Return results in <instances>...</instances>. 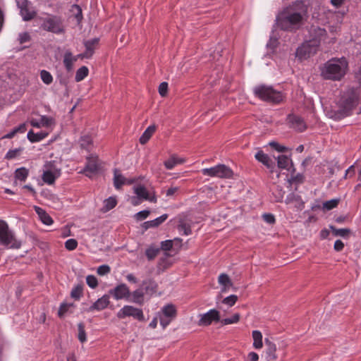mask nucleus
<instances>
[{
	"label": "nucleus",
	"instance_id": "obj_1",
	"mask_svg": "<svg viewBox=\"0 0 361 361\" xmlns=\"http://www.w3.org/2000/svg\"><path fill=\"white\" fill-rule=\"evenodd\" d=\"M354 111L361 114V88H351L344 92L337 103V109L330 112V116L334 120H341L350 116Z\"/></svg>",
	"mask_w": 361,
	"mask_h": 361
},
{
	"label": "nucleus",
	"instance_id": "obj_2",
	"mask_svg": "<svg viewBox=\"0 0 361 361\" xmlns=\"http://www.w3.org/2000/svg\"><path fill=\"white\" fill-rule=\"evenodd\" d=\"M307 11L302 3L284 9L276 18L277 25L286 31L298 30L304 23Z\"/></svg>",
	"mask_w": 361,
	"mask_h": 361
},
{
	"label": "nucleus",
	"instance_id": "obj_3",
	"mask_svg": "<svg viewBox=\"0 0 361 361\" xmlns=\"http://www.w3.org/2000/svg\"><path fill=\"white\" fill-rule=\"evenodd\" d=\"M348 66L345 57L332 58L321 68V75L326 80H340L345 75Z\"/></svg>",
	"mask_w": 361,
	"mask_h": 361
},
{
	"label": "nucleus",
	"instance_id": "obj_4",
	"mask_svg": "<svg viewBox=\"0 0 361 361\" xmlns=\"http://www.w3.org/2000/svg\"><path fill=\"white\" fill-rule=\"evenodd\" d=\"M253 92L255 97L259 99L273 104L281 103L285 97L282 92L276 90L272 86L267 85L256 86Z\"/></svg>",
	"mask_w": 361,
	"mask_h": 361
},
{
	"label": "nucleus",
	"instance_id": "obj_5",
	"mask_svg": "<svg viewBox=\"0 0 361 361\" xmlns=\"http://www.w3.org/2000/svg\"><path fill=\"white\" fill-rule=\"evenodd\" d=\"M0 245L12 249H18L21 246V242L16 238L7 223L3 220H0Z\"/></svg>",
	"mask_w": 361,
	"mask_h": 361
},
{
	"label": "nucleus",
	"instance_id": "obj_6",
	"mask_svg": "<svg viewBox=\"0 0 361 361\" xmlns=\"http://www.w3.org/2000/svg\"><path fill=\"white\" fill-rule=\"evenodd\" d=\"M41 28L47 32L61 35L65 32L63 20L57 16H50L45 18L41 25Z\"/></svg>",
	"mask_w": 361,
	"mask_h": 361
},
{
	"label": "nucleus",
	"instance_id": "obj_7",
	"mask_svg": "<svg viewBox=\"0 0 361 361\" xmlns=\"http://www.w3.org/2000/svg\"><path fill=\"white\" fill-rule=\"evenodd\" d=\"M201 172L204 176L219 178H229L233 174L232 170L224 164H218L214 167L203 169Z\"/></svg>",
	"mask_w": 361,
	"mask_h": 361
},
{
	"label": "nucleus",
	"instance_id": "obj_8",
	"mask_svg": "<svg viewBox=\"0 0 361 361\" xmlns=\"http://www.w3.org/2000/svg\"><path fill=\"white\" fill-rule=\"evenodd\" d=\"M318 42L306 41L296 50V56L300 59H306L314 55L318 51Z\"/></svg>",
	"mask_w": 361,
	"mask_h": 361
},
{
	"label": "nucleus",
	"instance_id": "obj_9",
	"mask_svg": "<svg viewBox=\"0 0 361 361\" xmlns=\"http://www.w3.org/2000/svg\"><path fill=\"white\" fill-rule=\"evenodd\" d=\"M177 315L176 307L172 304H168L161 309L159 314L160 324L163 328H166Z\"/></svg>",
	"mask_w": 361,
	"mask_h": 361
},
{
	"label": "nucleus",
	"instance_id": "obj_10",
	"mask_svg": "<svg viewBox=\"0 0 361 361\" xmlns=\"http://www.w3.org/2000/svg\"><path fill=\"white\" fill-rule=\"evenodd\" d=\"M117 317L119 319H124L127 317H132L133 319L140 322L145 320L142 310L132 305H125L118 312Z\"/></svg>",
	"mask_w": 361,
	"mask_h": 361
},
{
	"label": "nucleus",
	"instance_id": "obj_11",
	"mask_svg": "<svg viewBox=\"0 0 361 361\" xmlns=\"http://www.w3.org/2000/svg\"><path fill=\"white\" fill-rule=\"evenodd\" d=\"M18 8L20 9V13L23 20L29 21L33 19L37 13L31 6V4L27 0H16Z\"/></svg>",
	"mask_w": 361,
	"mask_h": 361
},
{
	"label": "nucleus",
	"instance_id": "obj_12",
	"mask_svg": "<svg viewBox=\"0 0 361 361\" xmlns=\"http://www.w3.org/2000/svg\"><path fill=\"white\" fill-rule=\"evenodd\" d=\"M199 317L200 319L197 324L200 326H207L214 322L220 321V312L215 309L210 310L204 314H201Z\"/></svg>",
	"mask_w": 361,
	"mask_h": 361
},
{
	"label": "nucleus",
	"instance_id": "obj_13",
	"mask_svg": "<svg viewBox=\"0 0 361 361\" xmlns=\"http://www.w3.org/2000/svg\"><path fill=\"white\" fill-rule=\"evenodd\" d=\"M109 293L116 300L127 299L129 300L130 297V291L125 283H121L116 286L114 289L109 290Z\"/></svg>",
	"mask_w": 361,
	"mask_h": 361
},
{
	"label": "nucleus",
	"instance_id": "obj_14",
	"mask_svg": "<svg viewBox=\"0 0 361 361\" xmlns=\"http://www.w3.org/2000/svg\"><path fill=\"white\" fill-rule=\"evenodd\" d=\"M310 39L308 41L317 42L318 47L322 41L326 38L327 32L325 29L312 25L310 29Z\"/></svg>",
	"mask_w": 361,
	"mask_h": 361
},
{
	"label": "nucleus",
	"instance_id": "obj_15",
	"mask_svg": "<svg viewBox=\"0 0 361 361\" xmlns=\"http://www.w3.org/2000/svg\"><path fill=\"white\" fill-rule=\"evenodd\" d=\"M134 193L138 197L141 198L142 200H148L151 202H157V198L154 193L150 195V193L147 191V188L141 184L136 185L133 187Z\"/></svg>",
	"mask_w": 361,
	"mask_h": 361
},
{
	"label": "nucleus",
	"instance_id": "obj_16",
	"mask_svg": "<svg viewBox=\"0 0 361 361\" xmlns=\"http://www.w3.org/2000/svg\"><path fill=\"white\" fill-rule=\"evenodd\" d=\"M99 170L98 158L97 157L91 156L87 157V164L84 169V172L87 176L92 177Z\"/></svg>",
	"mask_w": 361,
	"mask_h": 361
},
{
	"label": "nucleus",
	"instance_id": "obj_17",
	"mask_svg": "<svg viewBox=\"0 0 361 361\" xmlns=\"http://www.w3.org/2000/svg\"><path fill=\"white\" fill-rule=\"evenodd\" d=\"M287 121L290 126L298 131H303L306 129V125L303 119L299 116L294 114H289L287 116Z\"/></svg>",
	"mask_w": 361,
	"mask_h": 361
},
{
	"label": "nucleus",
	"instance_id": "obj_18",
	"mask_svg": "<svg viewBox=\"0 0 361 361\" xmlns=\"http://www.w3.org/2000/svg\"><path fill=\"white\" fill-rule=\"evenodd\" d=\"M99 38H94L84 42L85 51L82 53V56H85V59H90L92 56L94 50L99 44Z\"/></svg>",
	"mask_w": 361,
	"mask_h": 361
},
{
	"label": "nucleus",
	"instance_id": "obj_19",
	"mask_svg": "<svg viewBox=\"0 0 361 361\" xmlns=\"http://www.w3.org/2000/svg\"><path fill=\"white\" fill-rule=\"evenodd\" d=\"M109 304V297L107 295H103L90 306L86 311L92 312L94 310L100 311L105 309Z\"/></svg>",
	"mask_w": 361,
	"mask_h": 361
},
{
	"label": "nucleus",
	"instance_id": "obj_20",
	"mask_svg": "<svg viewBox=\"0 0 361 361\" xmlns=\"http://www.w3.org/2000/svg\"><path fill=\"white\" fill-rule=\"evenodd\" d=\"M266 345V353L269 361L276 360L278 356L276 355V345L269 338L264 340Z\"/></svg>",
	"mask_w": 361,
	"mask_h": 361
},
{
	"label": "nucleus",
	"instance_id": "obj_21",
	"mask_svg": "<svg viewBox=\"0 0 361 361\" xmlns=\"http://www.w3.org/2000/svg\"><path fill=\"white\" fill-rule=\"evenodd\" d=\"M285 202L287 204H293L295 207L302 209L304 207V202H302L301 197L293 192L288 195L285 200Z\"/></svg>",
	"mask_w": 361,
	"mask_h": 361
},
{
	"label": "nucleus",
	"instance_id": "obj_22",
	"mask_svg": "<svg viewBox=\"0 0 361 361\" xmlns=\"http://www.w3.org/2000/svg\"><path fill=\"white\" fill-rule=\"evenodd\" d=\"M145 295L146 294L144 291V288L140 286L133 293H130V298H129V300L140 305H142L145 302Z\"/></svg>",
	"mask_w": 361,
	"mask_h": 361
},
{
	"label": "nucleus",
	"instance_id": "obj_23",
	"mask_svg": "<svg viewBox=\"0 0 361 361\" xmlns=\"http://www.w3.org/2000/svg\"><path fill=\"white\" fill-rule=\"evenodd\" d=\"M60 170L56 169L54 171L47 170L44 171L42 178L44 183L51 185L55 182L56 179L60 176Z\"/></svg>",
	"mask_w": 361,
	"mask_h": 361
},
{
	"label": "nucleus",
	"instance_id": "obj_24",
	"mask_svg": "<svg viewBox=\"0 0 361 361\" xmlns=\"http://www.w3.org/2000/svg\"><path fill=\"white\" fill-rule=\"evenodd\" d=\"M142 288H144V291L146 295H153L157 290V283L152 279H148L142 281Z\"/></svg>",
	"mask_w": 361,
	"mask_h": 361
},
{
	"label": "nucleus",
	"instance_id": "obj_25",
	"mask_svg": "<svg viewBox=\"0 0 361 361\" xmlns=\"http://www.w3.org/2000/svg\"><path fill=\"white\" fill-rule=\"evenodd\" d=\"M34 209L39 216V219L44 224L49 226L53 224L51 217L46 212L44 209L37 206H35Z\"/></svg>",
	"mask_w": 361,
	"mask_h": 361
},
{
	"label": "nucleus",
	"instance_id": "obj_26",
	"mask_svg": "<svg viewBox=\"0 0 361 361\" xmlns=\"http://www.w3.org/2000/svg\"><path fill=\"white\" fill-rule=\"evenodd\" d=\"M77 61V56H74L70 51H66L63 56V64L66 69L70 71L73 69V63Z\"/></svg>",
	"mask_w": 361,
	"mask_h": 361
},
{
	"label": "nucleus",
	"instance_id": "obj_27",
	"mask_svg": "<svg viewBox=\"0 0 361 361\" xmlns=\"http://www.w3.org/2000/svg\"><path fill=\"white\" fill-rule=\"evenodd\" d=\"M167 218H168V214H164L154 220L145 222L143 224V226L146 230L149 228L158 227L159 225H161L162 223H164L167 219Z\"/></svg>",
	"mask_w": 361,
	"mask_h": 361
},
{
	"label": "nucleus",
	"instance_id": "obj_28",
	"mask_svg": "<svg viewBox=\"0 0 361 361\" xmlns=\"http://www.w3.org/2000/svg\"><path fill=\"white\" fill-rule=\"evenodd\" d=\"M255 157L257 161L262 163L269 169L272 168L274 165V163L272 161V160L269 157L267 154H264L263 151H259Z\"/></svg>",
	"mask_w": 361,
	"mask_h": 361
},
{
	"label": "nucleus",
	"instance_id": "obj_29",
	"mask_svg": "<svg viewBox=\"0 0 361 361\" xmlns=\"http://www.w3.org/2000/svg\"><path fill=\"white\" fill-rule=\"evenodd\" d=\"M126 178L121 174L120 170L115 169L114 171V184L116 189H119L126 184Z\"/></svg>",
	"mask_w": 361,
	"mask_h": 361
},
{
	"label": "nucleus",
	"instance_id": "obj_30",
	"mask_svg": "<svg viewBox=\"0 0 361 361\" xmlns=\"http://www.w3.org/2000/svg\"><path fill=\"white\" fill-rule=\"evenodd\" d=\"M156 130L154 125L149 126L140 137V142L142 145L147 143Z\"/></svg>",
	"mask_w": 361,
	"mask_h": 361
},
{
	"label": "nucleus",
	"instance_id": "obj_31",
	"mask_svg": "<svg viewBox=\"0 0 361 361\" xmlns=\"http://www.w3.org/2000/svg\"><path fill=\"white\" fill-rule=\"evenodd\" d=\"M47 135L48 133L40 132L35 133L32 130H30L27 133V137L31 142H37L44 139Z\"/></svg>",
	"mask_w": 361,
	"mask_h": 361
},
{
	"label": "nucleus",
	"instance_id": "obj_32",
	"mask_svg": "<svg viewBox=\"0 0 361 361\" xmlns=\"http://www.w3.org/2000/svg\"><path fill=\"white\" fill-rule=\"evenodd\" d=\"M329 228L334 236L348 238L351 233V230L350 228H337L334 226H330Z\"/></svg>",
	"mask_w": 361,
	"mask_h": 361
},
{
	"label": "nucleus",
	"instance_id": "obj_33",
	"mask_svg": "<svg viewBox=\"0 0 361 361\" xmlns=\"http://www.w3.org/2000/svg\"><path fill=\"white\" fill-rule=\"evenodd\" d=\"M253 338V346L256 349H260L263 346L262 334L259 331L255 330L252 333Z\"/></svg>",
	"mask_w": 361,
	"mask_h": 361
},
{
	"label": "nucleus",
	"instance_id": "obj_34",
	"mask_svg": "<svg viewBox=\"0 0 361 361\" xmlns=\"http://www.w3.org/2000/svg\"><path fill=\"white\" fill-rule=\"evenodd\" d=\"M75 307L73 303H66L63 302L61 304L59 311L58 315L60 318H62L65 316L68 312H72V309Z\"/></svg>",
	"mask_w": 361,
	"mask_h": 361
},
{
	"label": "nucleus",
	"instance_id": "obj_35",
	"mask_svg": "<svg viewBox=\"0 0 361 361\" xmlns=\"http://www.w3.org/2000/svg\"><path fill=\"white\" fill-rule=\"evenodd\" d=\"M117 204V200L114 197H110L104 201V207L102 209V212H107L109 210L114 208Z\"/></svg>",
	"mask_w": 361,
	"mask_h": 361
},
{
	"label": "nucleus",
	"instance_id": "obj_36",
	"mask_svg": "<svg viewBox=\"0 0 361 361\" xmlns=\"http://www.w3.org/2000/svg\"><path fill=\"white\" fill-rule=\"evenodd\" d=\"M26 130V125L25 123L20 124L19 126L13 128L10 133L4 135L2 138L11 139L17 133H23Z\"/></svg>",
	"mask_w": 361,
	"mask_h": 361
},
{
	"label": "nucleus",
	"instance_id": "obj_37",
	"mask_svg": "<svg viewBox=\"0 0 361 361\" xmlns=\"http://www.w3.org/2000/svg\"><path fill=\"white\" fill-rule=\"evenodd\" d=\"M80 145L81 148L90 150L92 145V139L90 135H83L80 139Z\"/></svg>",
	"mask_w": 361,
	"mask_h": 361
},
{
	"label": "nucleus",
	"instance_id": "obj_38",
	"mask_svg": "<svg viewBox=\"0 0 361 361\" xmlns=\"http://www.w3.org/2000/svg\"><path fill=\"white\" fill-rule=\"evenodd\" d=\"M89 70L86 66H82L78 69L75 73V80L76 82L82 80L85 77L87 76Z\"/></svg>",
	"mask_w": 361,
	"mask_h": 361
},
{
	"label": "nucleus",
	"instance_id": "obj_39",
	"mask_svg": "<svg viewBox=\"0 0 361 361\" xmlns=\"http://www.w3.org/2000/svg\"><path fill=\"white\" fill-rule=\"evenodd\" d=\"M28 176V170L25 167L18 169L15 171V178L21 181H25Z\"/></svg>",
	"mask_w": 361,
	"mask_h": 361
},
{
	"label": "nucleus",
	"instance_id": "obj_40",
	"mask_svg": "<svg viewBox=\"0 0 361 361\" xmlns=\"http://www.w3.org/2000/svg\"><path fill=\"white\" fill-rule=\"evenodd\" d=\"M290 161V159L286 155H280L277 158L278 166L281 169H287Z\"/></svg>",
	"mask_w": 361,
	"mask_h": 361
},
{
	"label": "nucleus",
	"instance_id": "obj_41",
	"mask_svg": "<svg viewBox=\"0 0 361 361\" xmlns=\"http://www.w3.org/2000/svg\"><path fill=\"white\" fill-rule=\"evenodd\" d=\"M240 315L239 313L234 314L229 318L221 319L220 322L222 325H228L231 324H236L240 321Z\"/></svg>",
	"mask_w": 361,
	"mask_h": 361
},
{
	"label": "nucleus",
	"instance_id": "obj_42",
	"mask_svg": "<svg viewBox=\"0 0 361 361\" xmlns=\"http://www.w3.org/2000/svg\"><path fill=\"white\" fill-rule=\"evenodd\" d=\"M182 162L183 161L180 159L171 157L170 159L164 161V166L167 169L171 170L173 169L176 165Z\"/></svg>",
	"mask_w": 361,
	"mask_h": 361
},
{
	"label": "nucleus",
	"instance_id": "obj_43",
	"mask_svg": "<svg viewBox=\"0 0 361 361\" xmlns=\"http://www.w3.org/2000/svg\"><path fill=\"white\" fill-rule=\"evenodd\" d=\"M218 281L219 284L223 286H233V283L230 279L229 276L226 274H221L219 275Z\"/></svg>",
	"mask_w": 361,
	"mask_h": 361
},
{
	"label": "nucleus",
	"instance_id": "obj_44",
	"mask_svg": "<svg viewBox=\"0 0 361 361\" xmlns=\"http://www.w3.org/2000/svg\"><path fill=\"white\" fill-rule=\"evenodd\" d=\"M78 340L81 343L85 342L87 341V337H86V333H85V330L84 324L82 322L79 323L78 324Z\"/></svg>",
	"mask_w": 361,
	"mask_h": 361
},
{
	"label": "nucleus",
	"instance_id": "obj_45",
	"mask_svg": "<svg viewBox=\"0 0 361 361\" xmlns=\"http://www.w3.org/2000/svg\"><path fill=\"white\" fill-rule=\"evenodd\" d=\"M40 77L43 82L46 85H50L53 82V77L51 75V73L47 71H41Z\"/></svg>",
	"mask_w": 361,
	"mask_h": 361
},
{
	"label": "nucleus",
	"instance_id": "obj_46",
	"mask_svg": "<svg viewBox=\"0 0 361 361\" xmlns=\"http://www.w3.org/2000/svg\"><path fill=\"white\" fill-rule=\"evenodd\" d=\"M159 252V249L154 247H149L145 251V255L149 260L154 259Z\"/></svg>",
	"mask_w": 361,
	"mask_h": 361
},
{
	"label": "nucleus",
	"instance_id": "obj_47",
	"mask_svg": "<svg viewBox=\"0 0 361 361\" xmlns=\"http://www.w3.org/2000/svg\"><path fill=\"white\" fill-rule=\"evenodd\" d=\"M339 202V200L338 199H332L329 201H326L323 203V209L325 210H331L334 208H336Z\"/></svg>",
	"mask_w": 361,
	"mask_h": 361
},
{
	"label": "nucleus",
	"instance_id": "obj_48",
	"mask_svg": "<svg viewBox=\"0 0 361 361\" xmlns=\"http://www.w3.org/2000/svg\"><path fill=\"white\" fill-rule=\"evenodd\" d=\"M40 123H41L42 127H50L54 124V120L51 117L47 116H42L40 118Z\"/></svg>",
	"mask_w": 361,
	"mask_h": 361
},
{
	"label": "nucleus",
	"instance_id": "obj_49",
	"mask_svg": "<svg viewBox=\"0 0 361 361\" xmlns=\"http://www.w3.org/2000/svg\"><path fill=\"white\" fill-rule=\"evenodd\" d=\"M82 295V288L79 285L74 287L71 292V296L75 300H79Z\"/></svg>",
	"mask_w": 361,
	"mask_h": 361
},
{
	"label": "nucleus",
	"instance_id": "obj_50",
	"mask_svg": "<svg viewBox=\"0 0 361 361\" xmlns=\"http://www.w3.org/2000/svg\"><path fill=\"white\" fill-rule=\"evenodd\" d=\"M178 230L179 233H183L185 235H188L191 233V228L190 225L185 223H180L178 226Z\"/></svg>",
	"mask_w": 361,
	"mask_h": 361
},
{
	"label": "nucleus",
	"instance_id": "obj_51",
	"mask_svg": "<svg viewBox=\"0 0 361 361\" xmlns=\"http://www.w3.org/2000/svg\"><path fill=\"white\" fill-rule=\"evenodd\" d=\"M87 284L92 288H95L98 286L97 278L93 275H88L86 277Z\"/></svg>",
	"mask_w": 361,
	"mask_h": 361
},
{
	"label": "nucleus",
	"instance_id": "obj_52",
	"mask_svg": "<svg viewBox=\"0 0 361 361\" xmlns=\"http://www.w3.org/2000/svg\"><path fill=\"white\" fill-rule=\"evenodd\" d=\"M238 300V297L235 295H231L223 300V303L228 305L230 307H232L235 305L236 301Z\"/></svg>",
	"mask_w": 361,
	"mask_h": 361
},
{
	"label": "nucleus",
	"instance_id": "obj_53",
	"mask_svg": "<svg viewBox=\"0 0 361 361\" xmlns=\"http://www.w3.org/2000/svg\"><path fill=\"white\" fill-rule=\"evenodd\" d=\"M78 246V242L75 239L71 238L66 241L65 247L68 250H74Z\"/></svg>",
	"mask_w": 361,
	"mask_h": 361
},
{
	"label": "nucleus",
	"instance_id": "obj_54",
	"mask_svg": "<svg viewBox=\"0 0 361 361\" xmlns=\"http://www.w3.org/2000/svg\"><path fill=\"white\" fill-rule=\"evenodd\" d=\"M173 245V241L172 240H167L161 243V249L164 251H169L171 250Z\"/></svg>",
	"mask_w": 361,
	"mask_h": 361
},
{
	"label": "nucleus",
	"instance_id": "obj_55",
	"mask_svg": "<svg viewBox=\"0 0 361 361\" xmlns=\"http://www.w3.org/2000/svg\"><path fill=\"white\" fill-rule=\"evenodd\" d=\"M111 271L110 267L106 264H103L97 268V274L100 276H104L109 274Z\"/></svg>",
	"mask_w": 361,
	"mask_h": 361
},
{
	"label": "nucleus",
	"instance_id": "obj_56",
	"mask_svg": "<svg viewBox=\"0 0 361 361\" xmlns=\"http://www.w3.org/2000/svg\"><path fill=\"white\" fill-rule=\"evenodd\" d=\"M21 150L22 149L20 148L9 150L6 153L5 158L7 159H13V158L16 157L20 154Z\"/></svg>",
	"mask_w": 361,
	"mask_h": 361
},
{
	"label": "nucleus",
	"instance_id": "obj_57",
	"mask_svg": "<svg viewBox=\"0 0 361 361\" xmlns=\"http://www.w3.org/2000/svg\"><path fill=\"white\" fill-rule=\"evenodd\" d=\"M168 92V83L166 82H161L159 86V93L161 97H165Z\"/></svg>",
	"mask_w": 361,
	"mask_h": 361
},
{
	"label": "nucleus",
	"instance_id": "obj_58",
	"mask_svg": "<svg viewBox=\"0 0 361 361\" xmlns=\"http://www.w3.org/2000/svg\"><path fill=\"white\" fill-rule=\"evenodd\" d=\"M149 214H150L149 210H142V211L137 212L135 214V217L137 220H143V219H147L148 217V216L149 215Z\"/></svg>",
	"mask_w": 361,
	"mask_h": 361
},
{
	"label": "nucleus",
	"instance_id": "obj_59",
	"mask_svg": "<svg viewBox=\"0 0 361 361\" xmlns=\"http://www.w3.org/2000/svg\"><path fill=\"white\" fill-rule=\"evenodd\" d=\"M30 36L29 33L22 32V33L19 34L18 40H19L20 44H23L25 42H27L30 41Z\"/></svg>",
	"mask_w": 361,
	"mask_h": 361
},
{
	"label": "nucleus",
	"instance_id": "obj_60",
	"mask_svg": "<svg viewBox=\"0 0 361 361\" xmlns=\"http://www.w3.org/2000/svg\"><path fill=\"white\" fill-rule=\"evenodd\" d=\"M262 218L264 221L269 224H273L276 221L274 216L271 214H264Z\"/></svg>",
	"mask_w": 361,
	"mask_h": 361
},
{
	"label": "nucleus",
	"instance_id": "obj_61",
	"mask_svg": "<svg viewBox=\"0 0 361 361\" xmlns=\"http://www.w3.org/2000/svg\"><path fill=\"white\" fill-rule=\"evenodd\" d=\"M269 145L271 147H272L273 148H274L276 151L280 152H283L286 149V147L280 145L276 142H269Z\"/></svg>",
	"mask_w": 361,
	"mask_h": 361
},
{
	"label": "nucleus",
	"instance_id": "obj_62",
	"mask_svg": "<svg viewBox=\"0 0 361 361\" xmlns=\"http://www.w3.org/2000/svg\"><path fill=\"white\" fill-rule=\"evenodd\" d=\"M355 174V169L354 166H350L346 171L344 175V178H351Z\"/></svg>",
	"mask_w": 361,
	"mask_h": 361
},
{
	"label": "nucleus",
	"instance_id": "obj_63",
	"mask_svg": "<svg viewBox=\"0 0 361 361\" xmlns=\"http://www.w3.org/2000/svg\"><path fill=\"white\" fill-rule=\"evenodd\" d=\"M334 248L336 252H341L344 248V243L341 240H337L334 243Z\"/></svg>",
	"mask_w": 361,
	"mask_h": 361
},
{
	"label": "nucleus",
	"instance_id": "obj_64",
	"mask_svg": "<svg viewBox=\"0 0 361 361\" xmlns=\"http://www.w3.org/2000/svg\"><path fill=\"white\" fill-rule=\"evenodd\" d=\"M73 8L77 10V13H75V18L78 21H80L82 18V9L78 5H73Z\"/></svg>",
	"mask_w": 361,
	"mask_h": 361
}]
</instances>
